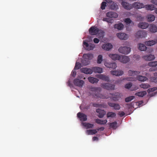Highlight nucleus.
<instances>
[{
    "label": "nucleus",
    "instance_id": "nucleus-24",
    "mask_svg": "<svg viewBox=\"0 0 157 157\" xmlns=\"http://www.w3.org/2000/svg\"><path fill=\"white\" fill-rule=\"evenodd\" d=\"M106 67L109 68H111L113 69H116L117 67L116 64L115 63H107L105 64Z\"/></svg>",
    "mask_w": 157,
    "mask_h": 157
},
{
    "label": "nucleus",
    "instance_id": "nucleus-16",
    "mask_svg": "<svg viewBox=\"0 0 157 157\" xmlns=\"http://www.w3.org/2000/svg\"><path fill=\"white\" fill-rule=\"evenodd\" d=\"M81 71L85 74H91L93 72L92 68V69L87 68H83L81 69Z\"/></svg>",
    "mask_w": 157,
    "mask_h": 157
},
{
    "label": "nucleus",
    "instance_id": "nucleus-54",
    "mask_svg": "<svg viewBox=\"0 0 157 157\" xmlns=\"http://www.w3.org/2000/svg\"><path fill=\"white\" fill-rule=\"evenodd\" d=\"M93 106L94 107H98L101 108L102 107V105L101 104L93 103Z\"/></svg>",
    "mask_w": 157,
    "mask_h": 157
},
{
    "label": "nucleus",
    "instance_id": "nucleus-31",
    "mask_svg": "<svg viewBox=\"0 0 157 157\" xmlns=\"http://www.w3.org/2000/svg\"><path fill=\"white\" fill-rule=\"evenodd\" d=\"M89 81L92 83H97L99 80L95 78L90 77L88 78Z\"/></svg>",
    "mask_w": 157,
    "mask_h": 157
},
{
    "label": "nucleus",
    "instance_id": "nucleus-15",
    "mask_svg": "<svg viewBox=\"0 0 157 157\" xmlns=\"http://www.w3.org/2000/svg\"><path fill=\"white\" fill-rule=\"evenodd\" d=\"M77 117L82 121H86L87 120V116L82 113L79 112L77 114Z\"/></svg>",
    "mask_w": 157,
    "mask_h": 157
},
{
    "label": "nucleus",
    "instance_id": "nucleus-45",
    "mask_svg": "<svg viewBox=\"0 0 157 157\" xmlns=\"http://www.w3.org/2000/svg\"><path fill=\"white\" fill-rule=\"evenodd\" d=\"M82 67L81 64L79 62L76 63L75 66L74 67V69L78 70L80 69Z\"/></svg>",
    "mask_w": 157,
    "mask_h": 157
},
{
    "label": "nucleus",
    "instance_id": "nucleus-64",
    "mask_svg": "<svg viewBox=\"0 0 157 157\" xmlns=\"http://www.w3.org/2000/svg\"><path fill=\"white\" fill-rule=\"evenodd\" d=\"M155 13L157 14V8L155 10Z\"/></svg>",
    "mask_w": 157,
    "mask_h": 157
},
{
    "label": "nucleus",
    "instance_id": "nucleus-37",
    "mask_svg": "<svg viewBox=\"0 0 157 157\" xmlns=\"http://www.w3.org/2000/svg\"><path fill=\"white\" fill-rule=\"evenodd\" d=\"M147 92L146 91H140L138 92H136L135 93V95L136 96H138L140 97H143L144 95H146Z\"/></svg>",
    "mask_w": 157,
    "mask_h": 157
},
{
    "label": "nucleus",
    "instance_id": "nucleus-4",
    "mask_svg": "<svg viewBox=\"0 0 157 157\" xmlns=\"http://www.w3.org/2000/svg\"><path fill=\"white\" fill-rule=\"evenodd\" d=\"M115 85L109 83H104L101 85V87L108 90H114L115 89Z\"/></svg>",
    "mask_w": 157,
    "mask_h": 157
},
{
    "label": "nucleus",
    "instance_id": "nucleus-46",
    "mask_svg": "<svg viewBox=\"0 0 157 157\" xmlns=\"http://www.w3.org/2000/svg\"><path fill=\"white\" fill-rule=\"evenodd\" d=\"M117 124V123L116 121L111 123L109 124V126L112 128L115 129L117 127L116 125Z\"/></svg>",
    "mask_w": 157,
    "mask_h": 157
},
{
    "label": "nucleus",
    "instance_id": "nucleus-60",
    "mask_svg": "<svg viewBox=\"0 0 157 157\" xmlns=\"http://www.w3.org/2000/svg\"><path fill=\"white\" fill-rule=\"evenodd\" d=\"M105 129V128L104 127H101L100 128H98L97 129V130L98 131H103Z\"/></svg>",
    "mask_w": 157,
    "mask_h": 157
},
{
    "label": "nucleus",
    "instance_id": "nucleus-8",
    "mask_svg": "<svg viewBox=\"0 0 157 157\" xmlns=\"http://www.w3.org/2000/svg\"><path fill=\"white\" fill-rule=\"evenodd\" d=\"M147 33L145 31H139L135 34V36L137 38H142L145 37Z\"/></svg>",
    "mask_w": 157,
    "mask_h": 157
},
{
    "label": "nucleus",
    "instance_id": "nucleus-19",
    "mask_svg": "<svg viewBox=\"0 0 157 157\" xmlns=\"http://www.w3.org/2000/svg\"><path fill=\"white\" fill-rule=\"evenodd\" d=\"M96 112L98 113V116L100 118H102L105 114V112L103 110L98 109H96Z\"/></svg>",
    "mask_w": 157,
    "mask_h": 157
},
{
    "label": "nucleus",
    "instance_id": "nucleus-33",
    "mask_svg": "<svg viewBox=\"0 0 157 157\" xmlns=\"http://www.w3.org/2000/svg\"><path fill=\"white\" fill-rule=\"evenodd\" d=\"M82 124L84 126L86 127L87 129L92 128L94 126V125L93 124L88 123L82 122Z\"/></svg>",
    "mask_w": 157,
    "mask_h": 157
},
{
    "label": "nucleus",
    "instance_id": "nucleus-63",
    "mask_svg": "<svg viewBox=\"0 0 157 157\" xmlns=\"http://www.w3.org/2000/svg\"><path fill=\"white\" fill-rule=\"evenodd\" d=\"M154 75L157 76V72H155L154 73Z\"/></svg>",
    "mask_w": 157,
    "mask_h": 157
},
{
    "label": "nucleus",
    "instance_id": "nucleus-49",
    "mask_svg": "<svg viewBox=\"0 0 157 157\" xmlns=\"http://www.w3.org/2000/svg\"><path fill=\"white\" fill-rule=\"evenodd\" d=\"M134 98V96H131L126 98L125 99V101L126 102H128L133 100Z\"/></svg>",
    "mask_w": 157,
    "mask_h": 157
},
{
    "label": "nucleus",
    "instance_id": "nucleus-50",
    "mask_svg": "<svg viewBox=\"0 0 157 157\" xmlns=\"http://www.w3.org/2000/svg\"><path fill=\"white\" fill-rule=\"evenodd\" d=\"M106 2H103L101 4V9L102 10H104L105 9V7L106 6Z\"/></svg>",
    "mask_w": 157,
    "mask_h": 157
},
{
    "label": "nucleus",
    "instance_id": "nucleus-12",
    "mask_svg": "<svg viewBox=\"0 0 157 157\" xmlns=\"http://www.w3.org/2000/svg\"><path fill=\"white\" fill-rule=\"evenodd\" d=\"M74 85L79 87H82L84 82L83 80L78 78H75L73 82Z\"/></svg>",
    "mask_w": 157,
    "mask_h": 157
},
{
    "label": "nucleus",
    "instance_id": "nucleus-18",
    "mask_svg": "<svg viewBox=\"0 0 157 157\" xmlns=\"http://www.w3.org/2000/svg\"><path fill=\"white\" fill-rule=\"evenodd\" d=\"M111 74L116 76H119L122 75L124 74V72L121 70L112 71H110Z\"/></svg>",
    "mask_w": 157,
    "mask_h": 157
},
{
    "label": "nucleus",
    "instance_id": "nucleus-3",
    "mask_svg": "<svg viewBox=\"0 0 157 157\" xmlns=\"http://www.w3.org/2000/svg\"><path fill=\"white\" fill-rule=\"evenodd\" d=\"M94 56L92 54H84L83 55V58L87 60V62L86 60H82V63L84 65H86L89 64V60H91L93 59Z\"/></svg>",
    "mask_w": 157,
    "mask_h": 157
},
{
    "label": "nucleus",
    "instance_id": "nucleus-44",
    "mask_svg": "<svg viewBox=\"0 0 157 157\" xmlns=\"http://www.w3.org/2000/svg\"><path fill=\"white\" fill-rule=\"evenodd\" d=\"M148 65L150 67H155L157 66V61L151 62L148 63Z\"/></svg>",
    "mask_w": 157,
    "mask_h": 157
},
{
    "label": "nucleus",
    "instance_id": "nucleus-9",
    "mask_svg": "<svg viewBox=\"0 0 157 157\" xmlns=\"http://www.w3.org/2000/svg\"><path fill=\"white\" fill-rule=\"evenodd\" d=\"M132 8L139 9L144 8V5L143 3L136 2L132 4Z\"/></svg>",
    "mask_w": 157,
    "mask_h": 157
},
{
    "label": "nucleus",
    "instance_id": "nucleus-6",
    "mask_svg": "<svg viewBox=\"0 0 157 157\" xmlns=\"http://www.w3.org/2000/svg\"><path fill=\"white\" fill-rule=\"evenodd\" d=\"M83 44L84 48L87 50H92L95 48V45L94 44H89L85 41H83Z\"/></svg>",
    "mask_w": 157,
    "mask_h": 157
},
{
    "label": "nucleus",
    "instance_id": "nucleus-21",
    "mask_svg": "<svg viewBox=\"0 0 157 157\" xmlns=\"http://www.w3.org/2000/svg\"><path fill=\"white\" fill-rule=\"evenodd\" d=\"M113 47L112 45L110 43L105 44H103L102 48L106 51H109Z\"/></svg>",
    "mask_w": 157,
    "mask_h": 157
},
{
    "label": "nucleus",
    "instance_id": "nucleus-34",
    "mask_svg": "<svg viewBox=\"0 0 157 157\" xmlns=\"http://www.w3.org/2000/svg\"><path fill=\"white\" fill-rule=\"evenodd\" d=\"M95 122L98 124H105L107 123V120H101L100 119H96Z\"/></svg>",
    "mask_w": 157,
    "mask_h": 157
},
{
    "label": "nucleus",
    "instance_id": "nucleus-5",
    "mask_svg": "<svg viewBox=\"0 0 157 157\" xmlns=\"http://www.w3.org/2000/svg\"><path fill=\"white\" fill-rule=\"evenodd\" d=\"M118 51L121 53L127 54L130 52L131 48L126 46L121 47L118 49Z\"/></svg>",
    "mask_w": 157,
    "mask_h": 157
},
{
    "label": "nucleus",
    "instance_id": "nucleus-28",
    "mask_svg": "<svg viewBox=\"0 0 157 157\" xmlns=\"http://www.w3.org/2000/svg\"><path fill=\"white\" fill-rule=\"evenodd\" d=\"M93 72L94 73H102L103 72L102 68L99 67H92Z\"/></svg>",
    "mask_w": 157,
    "mask_h": 157
},
{
    "label": "nucleus",
    "instance_id": "nucleus-40",
    "mask_svg": "<svg viewBox=\"0 0 157 157\" xmlns=\"http://www.w3.org/2000/svg\"><path fill=\"white\" fill-rule=\"evenodd\" d=\"M116 116V114L113 112H109L107 114V117L113 118Z\"/></svg>",
    "mask_w": 157,
    "mask_h": 157
},
{
    "label": "nucleus",
    "instance_id": "nucleus-57",
    "mask_svg": "<svg viewBox=\"0 0 157 157\" xmlns=\"http://www.w3.org/2000/svg\"><path fill=\"white\" fill-rule=\"evenodd\" d=\"M106 2V3H107V5L109 6V4H111L113 1H112V0H104Z\"/></svg>",
    "mask_w": 157,
    "mask_h": 157
},
{
    "label": "nucleus",
    "instance_id": "nucleus-47",
    "mask_svg": "<svg viewBox=\"0 0 157 157\" xmlns=\"http://www.w3.org/2000/svg\"><path fill=\"white\" fill-rule=\"evenodd\" d=\"M102 20L104 21H106L108 23H113V21L112 19L107 18H103Z\"/></svg>",
    "mask_w": 157,
    "mask_h": 157
},
{
    "label": "nucleus",
    "instance_id": "nucleus-38",
    "mask_svg": "<svg viewBox=\"0 0 157 157\" xmlns=\"http://www.w3.org/2000/svg\"><path fill=\"white\" fill-rule=\"evenodd\" d=\"M147 47L144 44H140L139 46V49L141 51H145L147 49Z\"/></svg>",
    "mask_w": 157,
    "mask_h": 157
},
{
    "label": "nucleus",
    "instance_id": "nucleus-53",
    "mask_svg": "<svg viewBox=\"0 0 157 157\" xmlns=\"http://www.w3.org/2000/svg\"><path fill=\"white\" fill-rule=\"evenodd\" d=\"M151 80L152 82L155 83H157V77H152L151 78Z\"/></svg>",
    "mask_w": 157,
    "mask_h": 157
},
{
    "label": "nucleus",
    "instance_id": "nucleus-59",
    "mask_svg": "<svg viewBox=\"0 0 157 157\" xmlns=\"http://www.w3.org/2000/svg\"><path fill=\"white\" fill-rule=\"evenodd\" d=\"M151 2L153 4L157 6V0H151Z\"/></svg>",
    "mask_w": 157,
    "mask_h": 157
},
{
    "label": "nucleus",
    "instance_id": "nucleus-58",
    "mask_svg": "<svg viewBox=\"0 0 157 157\" xmlns=\"http://www.w3.org/2000/svg\"><path fill=\"white\" fill-rule=\"evenodd\" d=\"M94 42L96 44L98 43L99 42V40L97 38H95L94 39Z\"/></svg>",
    "mask_w": 157,
    "mask_h": 157
},
{
    "label": "nucleus",
    "instance_id": "nucleus-55",
    "mask_svg": "<svg viewBox=\"0 0 157 157\" xmlns=\"http://www.w3.org/2000/svg\"><path fill=\"white\" fill-rule=\"evenodd\" d=\"M118 114L120 117H122L125 115V113L123 111H120L118 113Z\"/></svg>",
    "mask_w": 157,
    "mask_h": 157
},
{
    "label": "nucleus",
    "instance_id": "nucleus-43",
    "mask_svg": "<svg viewBox=\"0 0 157 157\" xmlns=\"http://www.w3.org/2000/svg\"><path fill=\"white\" fill-rule=\"evenodd\" d=\"M140 86L144 89H147L150 87V86L147 83L142 84L140 85Z\"/></svg>",
    "mask_w": 157,
    "mask_h": 157
},
{
    "label": "nucleus",
    "instance_id": "nucleus-10",
    "mask_svg": "<svg viewBox=\"0 0 157 157\" xmlns=\"http://www.w3.org/2000/svg\"><path fill=\"white\" fill-rule=\"evenodd\" d=\"M108 104L110 107L113 108V109L115 110H118L121 108V106L118 103L108 102Z\"/></svg>",
    "mask_w": 157,
    "mask_h": 157
},
{
    "label": "nucleus",
    "instance_id": "nucleus-42",
    "mask_svg": "<svg viewBox=\"0 0 157 157\" xmlns=\"http://www.w3.org/2000/svg\"><path fill=\"white\" fill-rule=\"evenodd\" d=\"M124 22L126 24L128 25L130 23L133 25L134 23L129 18H127L124 20Z\"/></svg>",
    "mask_w": 157,
    "mask_h": 157
},
{
    "label": "nucleus",
    "instance_id": "nucleus-29",
    "mask_svg": "<svg viewBox=\"0 0 157 157\" xmlns=\"http://www.w3.org/2000/svg\"><path fill=\"white\" fill-rule=\"evenodd\" d=\"M144 8H145L147 10L152 11L155 9V7L154 5L150 4L146 5H145Z\"/></svg>",
    "mask_w": 157,
    "mask_h": 157
},
{
    "label": "nucleus",
    "instance_id": "nucleus-35",
    "mask_svg": "<svg viewBox=\"0 0 157 157\" xmlns=\"http://www.w3.org/2000/svg\"><path fill=\"white\" fill-rule=\"evenodd\" d=\"M97 132L96 129H90L86 131V133L88 135L94 134Z\"/></svg>",
    "mask_w": 157,
    "mask_h": 157
},
{
    "label": "nucleus",
    "instance_id": "nucleus-25",
    "mask_svg": "<svg viewBox=\"0 0 157 157\" xmlns=\"http://www.w3.org/2000/svg\"><path fill=\"white\" fill-rule=\"evenodd\" d=\"M143 58L147 61H151L154 59L155 57L154 55H149L144 56L143 57Z\"/></svg>",
    "mask_w": 157,
    "mask_h": 157
},
{
    "label": "nucleus",
    "instance_id": "nucleus-26",
    "mask_svg": "<svg viewBox=\"0 0 157 157\" xmlns=\"http://www.w3.org/2000/svg\"><path fill=\"white\" fill-rule=\"evenodd\" d=\"M138 27L142 29H145L148 27L149 25L148 23L145 22H140L138 25Z\"/></svg>",
    "mask_w": 157,
    "mask_h": 157
},
{
    "label": "nucleus",
    "instance_id": "nucleus-17",
    "mask_svg": "<svg viewBox=\"0 0 157 157\" xmlns=\"http://www.w3.org/2000/svg\"><path fill=\"white\" fill-rule=\"evenodd\" d=\"M106 15L107 17L110 18H117L118 17V15L117 13L112 11L107 12Z\"/></svg>",
    "mask_w": 157,
    "mask_h": 157
},
{
    "label": "nucleus",
    "instance_id": "nucleus-39",
    "mask_svg": "<svg viewBox=\"0 0 157 157\" xmlns=\"http://www.w3.org/2000/svg\"><path fill=\"white\" fill-rule=\"evenodd\" d=\"M147 18L148 21L152 22L154 21L155 17L153 15L149 14L148 15Z\"/></svg>",
    "mask_w": 157,
    "mask_h": 157
},
{
    "label": "nucleus",
    "instance_id": "nucleus-48",
    "mask_svg": "<svg viewBox=\"0 0 157 157\" xmlns=\"http://www.w3.org/2000/svg\"><path fill=\"white\" fill-rule=\"evenodd\" d=\"M102 56L101 55L98 56L97 59V63L100 64L102 61Z\"/></svg>",
    "mask_w": 157,
    "mask_h": 157
},
{
    "label": "nucleus",
    "instance_id": "nucleus-23",
    "mask_svg": "<svg viewBox=\"0 0 157 157\" xmlns=\"http://www.w3.org/2000/svg\"><path fill=\"white\" fill-rule=\"evenodd\" d=\"M97 77L100 79H101L103 81L108 82L109 81V77L106 76L103 74H100L98 75Z\"/></svg>",
    "mask_w": 157,
    "mask_h": 157
},
{
    "label": "nucleus",
    "instance_id": "nucleus-27",
    "mask_svg": "<svg viewBox=\"0 0 157 157\" xmlns=\"http://www.w3.org/2000/svg\"><path fill=\"white\" fill-rule=\"evenodd\" d=\"M109 56L111 59L113 60H119V58H120V56L116 54H109Z\"/></svg>",
    "mask_w": 157,
    "mask_h": 157
},
{
    "label": "nucleus",
    "instance_id": "nucleus-41",
    "mask_svg": "<svg viewBox=\"0 0 157 157\" xmlns=\"http://www.w3.org/2000/svg\"><path fill=\"white\" fill-rule=\"evenodd\" d=\"M104 31L99 29V31L97 34L99 38H103L104 36Z\"/></svg>",
    "mask_w": 157,
    "mask_h": 157
},
{
    "label": "nucleus",
    "instance_id": "nucleus-62",
    "mask_svg": "<svg viewBox=\"0 0 157 157\" xmlns=\"http://www.w3.org/2000/svg\"><path fill=\"white\" fill-rule=\"evenodd\" d=\"M93 140L94 141L96 140H98V138L96 136H94L93 137Z\"/></svg>",
    "mask_w": 157,
    "mask_h": 157
},
{
    "label": "nucleus",
    "instance_id": "nucleus-11",
    "mask_svg": "<svg viewBox=\"0 0 157 157\" xmlns=\"http://www.w3.org/2000/svg\"><path fill=\"white\" fill-rule=\"evenodd\" d=\"M121 4L122 6L126 10H129L132 8V4L124 2H122Z\"/></svg>",
    "mask_w": 157,
    "mask_h": 157
},
{
    "label": "nucleus",
    "instance_id": "nucleus-1",
    "mask_svg": "<svg viewBox=\"0 0 157 157\" xmlns=\"http://www.w3.org/2000/svg\"><path fill=\"white\" fill-rule=\"evenodd\" d=\"M90 90L93 92V95L95 97L102 99L110 98L115 101H118L123 96L121 93L118 92L110 93L109 94L111 96V97L104 95L100 94L101 89L100 87H92L90 88Z\"/></svg>",
    "mask_w": 157,
    "mask_h": 157
},
{
    "label": "nucleus",
    "instance_id": "nucleus-2",
    "mask_svg": "<svg viewBox=\"0 0 157 157\" xmlns=\"http://www.w3.org/2000/svg\"><path fill=\"white\" fill-rule=\"evenodd\" d=\"M136 79L138 80L139 81L141 82H144L147 80V78L145 76H143L142 75H138L136 78L133 77H128L124 78V80H127L128 81H133L136 80Z\"/></svg>",
    "mask_w": 157,
    "mask_h": 157
},
{
    "label": "nucleus",
    "instance_id": "nucleus-22",
    "mask_svg": "<svg viewBox=\"0 0 157 157\" xmlns=\"http://www.w3.org/2000/svg\"><path fill=\"white\" fill-rule=\"evenodd\" d=\"M149 30L151 33H155L157 31V27L154 25L151 24L148 27Z\"/></svg>",
    "mask_w": 157,
    "mask_h": 157
},
{
    "label": "nucleus",
    "instance_id": "nucleus-61",
    "mask_svg": "<svg viewBox=\"0 0 157 157\" xmlns=\"http://www.w3.org/2000/svg\"><path fill=\"white\" fill-rule=\"evenodd\" d=\"M76 72L75 71H73L72 72L71 74H72L73 77H75L76 75Z\"/></svg>",
    "mask_w": 157,
    "mask_h": 157
},
{
    "label": "nucleus",
    "instance_id": "nucleus-13",
    "mask_svg": "<svg viewBox=\"0 0 157 157\" xmlns=\"http://www.w3.org/2000/svg\"><path fill=\"white\" fill-rule=\"evenodd\" d=\"M117 36L120 39L123 40H126L128 38V35L124 33H118L117 34Z\"/></svg>",
    "mask_w": 157,
    "mask_h": 157
},
{
    "label": "nucleus",
    "instance_id": "nucleus-52",
    "mask_svg": "<svg viewBox=\"0 0 157 157\" xmlns=\"http://www.w3.org/2000/svg\"><path fill=\"white\" fill-rule=\"evenodd\" d=\"M157 90V87H153L151 88H150L147 90V92L148 93H150V92H154L155 90Z\"/></svg>",
    "mask_w": 157,
    "mask_h": 157
},
{
    "label": "nucleus",
    "instance_id": "nucleus-20",
    "mask_svg": "<svg viewBox=\"0 0 157 157\" xmlns=\"http://www.w3.org/2000/svg\"><path fill=\"white\" fill-rule=\"evenodd\" d=\"M140 72L137 71H134L132 70H129L128 71V75L129 76L133 77L137 76L138 75L140 74Z\"/></svg>",
    "mask_w": 157,
    "mask_h": 157
},
{
    "label": "nucleus",
    "instance_id": "nucleus-51",
    "mask_svg": "<svg viewBox=\"0 0 157 157\" xmlns=\"http://www.w3.org/2000/svg\"><path fill=\"white\" fill-rule=\"evenodd\" d=\"M132 86V83L131 82H129L125 85V87L126 89H129Z\"/></svg>",
    "mask_w": 157,
    "mask_h": 157
},
{
    "label": "nucleus",
    "instance_id": "nucleus-30",
    "mask_svg": "<svg viewBox=\"0 0 157 157\" xmlns=\"http://www.w3.org/2000/svg\"><path fill=\"white\" fill-rule=\"evenodd\" d=\"M114 27L115 29H117L119 30H122L124 28L123 24L120 23L118 24H116L114 25Z\"/></svg>",
    "mask_w": 157,
    "mask_h": 157
},
{
    "label": "nucleus",
    "instance_id": "nucleus-36",
    "mask_svg": "<svg viewBox=\"0 0 157 157\" xmlns=\"http://www.w3.org/2000/svg\"><path fill=\"white\" fill-rule=\"evenodd\" d=\"M156 43V41L153 40H149L146 41L144 43L147 46H151L155 44Z\"/></svg>",
    "mask_w": 157,
    "mask_h": 157
},
{
    "label": "nucleus",
    "instance_id": "nucleus-7",
    "mask_svg": "<svg viewBox=\"0 0 157 157\" xmlns=\"http://www.w3.org/2000/svg\"><path fill=\"white\" fill-rule=\"evenodd\" d=\"M99 31V29L94 26L91 27L89 29V33L91 35H97Z\"/></svg>",
    "mask_w": 157,
    "mask_h": 157
},
{
    "label": "nucleus",
    "instance_id": "nucleus-14",
    "mask_svg": "<svg viewBox=\"0 0 157 157\" xmlns=\"http://www.w3.org/2000/svg\"><path fill=\"white\" fill-rule=\"evenodd\" d=\"M119 60L123 63H126L130 61V59L127 56H120Z\"/></svg>",
    "mask_w": 157,
    "mask_h": 157
},
{
    "label": "nucleus",
    "instance_id": "nucleus-56",
    "mask_svg": "<svg viewBox=\"0 0 157 157\" xmlns=\"http://www.w3.org/2000/svg\"><path fill=\"white\" fill-rule=\"evenodd\" d=\"M156 70V68L155 67H152L149 69V71L151 72L155 71Z\"/></svg>",
    "mask_w": 157,
    "mask_h": 157
},
{
    "label": "nucleus",
    "instance_id": "nucleus-32",
    "mask_svg": "<svg viewBox=\"0 0 157 157\" xmlns=\"http://www.w3.org/2000/svg\"><path fill=\"white\" fill-rule=\"evenodd\" d=\"M109 6L110 8L113 10H116L118 8V6L117 4L113 2L111 4H109Z\"/></svg>",
    "mask_w": 157,
    "mask_h": 157
}]
</instances>
